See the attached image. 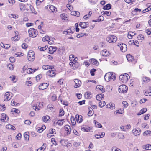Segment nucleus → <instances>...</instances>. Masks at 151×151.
<instances>
[{
    "mask_svg": "<svg viewBox=\"0 0 151 151\" xmlns=\"http://www.w3.org/2000/svg\"><path fill=\"white\" fill-rule=\"evenodd\" d=\"M28 32L29 34V36L32 38L36 37L38 34L37 30L34 28H31L29 29Z\"/></svg>",
    "mask_w": 151,
    "mask_h": 151,
    "instance_id": "1",
    "label": "nucleus"
},
{
    "mask_svg": "<svg viewBox=\"0 0 151 151\" xmlns=\"http://www.w3.org/2000/svg\"><path fill=\"white\" fill-rule=\"evenodd\" d=\"M129 78V76L127 73L121 75L119 77V80L123 83H126Z\"/></svg>",
    "mask_w": 151,
    "mask_h": 151,
    "instance_id": "2",
    "label": "nucleus"
},
{
    "mask_svg": "<svg viewBox=\"0 0 151 151\" xmlns=\"http://www.w3.org/2000/svg\"><path fill=\"white\" fill-rule=\"evenodd\" d=\"M128 90L127 87L125 85H120L119 88V93H126Z\"/></svg>",
    "mask_w": 151,
    "mask_h": 151,
    "instance_id": "3",
    "label": "nucleus"
},
{
    "mask_svg": "<svg viewBox=\"0 0 151 151\" xmlns=\"http://www.w3.org/2000/svg\"><path fill=\"white\" fill-rule=\"evenodd\" d=\"M117 39V37L113 35L109 36L106 38L107 41L109 43L115 42L116 41Z\"/></svg>",
    "mask_w": 151,
    "mask_h": 151,
    "instance_id": "4",
    "label": "nucleus"
},
{
    "mask_svg": "<svg viewBox=\"0 0 151 151\" xmlns=\"http://www.w3.org/2000/svg\"><path fill=\"white\" fill-rule=\"evenodd\" d=\"M117 46L120 48V49L122 52H125L127 50V46L125 44L118 43Z\"/></svg>",
    "mask_w": 151,
    "mask_h": 151,
    "instance_id": "5",
    "label": "nucleus"
},
{
    "mask_svg": "<svg viewBox=\"0 0 151 151\" xmlns=\"http://www.w3.org/2000/svg\"><path fill=\"white\" fill-rule=\"evenodd\" d=\"M12 97V96L10 95V93L9 92H6L4 96V101H7L10 100Z\"/></svg>",
    "mask_w": 151,
    "mask_h": 151,
    "instance_id": "6",
    "label": "nucleus"
},
{
    "mask_svg": "<svg viewBox=\"0 0 151 151\" xmlns=\"http://www.w3.org/2000/svg\"><path fill=\"white\" fill-rule=\"evenodd\" d=\"M75 85L74 86L75 88H78L80 87L81 84V81L77 79H75L74 80Z\"/></svg>",
    "mask_w": 151,
    "mask_h": 151,
    "instance_id": "7",
    "label": "nucleus"
},
{
    "mask_svg": "<svg viewBox=\"0 0 151 151\" xmlns=\"http://www.w3.org/2000/svg\"><path fill=\"white\" fill-rule=\"evenodd\" d=\"M140 129L139 128H135L132 131L133 134L135 136L139 135L140 134Z\"/></svg>",
    "mask_w": 151,
    "mask_h": 151,
    "instance_id": "8",
    "label": "nucleus"
},
{
    "mask_svg": "<svg viewBox=\"0 0 151 151\" xmlns=\"http://www.w3.org/2000/svg\"><path fill=\"white\" fill-rule=\"evenodd\" d=\"M28 4L25 5L23 3H20L19 4V7L21 10L24 11L25 10L27 11H28L29 9L27 8V6H28L27 5Z\"/></svg>",
    "mask_w": 151,
    "mask_h": 151,
    "instance_id": "9",
    "label": "nucleus"
},
{
    "mask_svg": "<svg viewBox=\"0 0 151 151\" xmlns=\"http://www.w3.org/2000/svg\"><path fill=\"white\" fill-rule=\"evenodd\" d=\"M49 84L47 83H44L41 84L39 86V89L44 90L47 88Z\"/></svg>",
    "mask_w": 151,
    "mask_h": 151,
    "instance_id": "10",
    "label": "nucleus"
},
{
    "mask_svg": "<svg viewBox=\"0 0 151 151\" xmlns=\"http://www.w3.org/2000/svg\"><path fill=\"white\" fill-rule=\"evenodd\" d=\"M79 25L81 28L85 29L88 26V22H81L80 23Z\"/></svg>",
    "mask_w": 151,
    "mask_h": 151,
    "instance_id": "11",
    "label": "nucleus"
},
{
    "mask_svg": "<svg viewBox=\"0 0 151 151\" xmlns=\"http://www.w3.org/2000/svg\"><path fill=\"white\" fill-rule=\"evenodd\" d=\"M52 69L49 70L47 72V75L51 77L54 76L56 74L55 71Z\"/></svg>",
    "mask_w": 151,
    "mask_h": 151,
    "instance_id": "12",
    "label": "nucleus"
},
{
    "mask_svg": "<svg viewBox=\"0 0 151 151\" xmlns=\"http://www.w3.org/2000/svg\"><path fill=\"white\" fill-rule=\"evenodd\" d=\"M101 55L104 56H108L110 55L109 51H107L106 49L102 50L100 52Z\"/></svg>",
    "mask_w": 151,
    "mask_h": 151,
    "instance_id": "13",
    "label": "nucleus"
},
{
    "mask_svg": "<svg viewBox=\"0 0 151 151\" xmlns=\"http://www.w3.org/2000/svg\"><path fill=\"white\" fill-rule=\"evenodd\" d=\"M57 49L56 47L50 46L49 48V53L51 54H53L56 51Z\"/></svg>",
    "mask_w": 151,
    "mask_h": 151,
    "instance_id": "14",
    "label": "nucleus"
},
{
    "mask_svg": "<svg viewBox=\"0 0 151 151\" xmlns=\"http://www.w3.org/2000/svg\"><path fill=\"white\" fill-rule=\"evenodd\" d=\"M111 73H107L104 76V79L107 81H109L111 79Z\"/></svg>",
    "mask_w": 151,
    "mask_h": 151,
    "instance_id": "15",
    "label": "nucleus"
},
{
    "mask_svg": "<svg viewBox=\"0 0 151 151\" xmlns=\"http://www.w3.org/2000/svg\"><path fill=\"white\" fill-rule=\"evenodd\" d=\"M81 129L82 131H84L86 132H89L92 131V129L89 127L85 126V127H81Z\"/></svg>",
    "mask_w": 151,
    "mask_h": 151,
    "instance_id": "16",
    "label": "nucleus"
},
{
    "mask_svg": "<svg viewBox=\"0 0 151 151\" xmlns=\"http://www.w3.org/2000/svg\"><path fill=\"white\" fill-rule=\"evenodd\" d=\"M64 129L67 132V134H69L70 133L71 130V129L70 126L66 125L65 126Z\"/></svg>",
    "mask_w": 151,
    "mask_h": 151,
    "instance_id": "17",
    "label": "nucleus"
},
{
    "mask_svg": "<svg viewBox=\"0 0 151 151\" xmlns=\"http://www.w3.org/2000/svg\"><path fill=\"white\" fill-rule=\"evenodd\" d=\"M106 107L107 108H110L112 110L115 109V105L113 103H109L106 105Z\"/></svg>",
    "mask_w": 151,
    "mask_h": 151,
    "instance_id": "18",
    "label": "nucleus"
},
{
    "mask_svg": "<svg viewBox=\"0 0 151 151\" xmlns=\"http://www.w3.org/2000/svg\"><path fill=\"white\" fill-rule=\"evenodd\" d=\"M38 68L32 69L31 68H29L27 69V72L28 74L32 73H33L37 70Z\"/></svg>",
    "mask_w": 151,
    "mask_h": 151,
    "instance_id": "19",
    "label": "nucleus"
},
{
    "mask_svg": "<svg viewBox=\"0 0 151 151\" xmlns=\"http://www.w3.org/2000/svg\"><path fill=\"white\" fill-rule=\"evenodd\" d=\"M70 27L71 28H69V29H68L67 31H64V33L66 35H70L71 34L73 33V32L72 31L71 29V28H74V27Z\"/></svg>",
    "mask_w": 151,
    "mask_h": 151,
    "instance_id": "20",
    "label": "nucleus"
},
{
    "mask_svg": "<svg viewBox=\"0 0 151 151\" xmlns=\"http://www.w3.org/2000/svg\"><path fill=\"white\" fill-rule=\"evenodd\" d=\"M82 116H79L78 115H76V121L79 123L81 122L82 121Z\"/></svg>",
    "mask_w": 151,
    "mask_h": 151,
    "instance_id": "21",
    "label": "nucleus"
},
{
    "mask_svg": "<svg viewBox=\"0 0 151 151\" xmlns=\"http://www.w3.org/2000/svg\"><path fill=\"white\" fill-rule=\"evenodd\" d=\"M54 68V66H50L48 65H43L42 67V68L45 70H46L48 69H53Z\"/></svg>",
    "mask_w": 151,
    "mask_h": 151,
    "instance_id": "22",
    "label": "nucleus"
},
{
    "mask_svg": "<svg viewBox=\"0 0 151 151\" xmlns=\"http://www.w3.org/2000/svg\"><path fill=\"white\" fill-rule=\"evenodd\" d=\"M104 97V95L103 94H99L96 95V99L99 101L101 100Z\"/></svg>",
    "mask_w": 151,
    "mask_h": 151,
    "instance_id": "23",
    "label": "nucleus"
},
{
    "mask_svg": "<svg viewBox=\"0 0 151 151\" xmlns=\"http://www.w3.org/2000/svg\"><path fill=\"white\" fill-rule=\"evenodd\" d=\"M52 12L57 11V9L54 6L52 5H49L47 6V7Z\"/></svg>",
    "mask_w": 151,
    "mask_h": 151,
    "instance_id": "24",
    "label": "nucleus"
},
{
    "mask_svg": "<svg viewBox=\"0 0 151 151\" xmlns=\"http://www.w3.org/2000/svg\"><path fill=\"white\" fill-rule=\"evenodd\" d=\"M126 57L127 60L129 61H132L133 60V57L129 54L127 55Z\"/></svg>",
    "mask_w": 151,
    "mask_h": 151,
    "instance_id": "25",
    "label": "nucleus"
},
{
    "mask_svg": "<svg viewBox=\"0 0 151 151\" xmlns=\"http://www.w3.org/2000/svg\"><path fill=\"white\" fill-rule=\"evenodd\" d=\"M111 8V5L110 4H108L104 6L103 7V9L104 10H109Z\"/></svg>",
    "mask_w": 151,
    "mask_h": 151,
    "instance_id": "26",
    "label": "nucleus"
},
{
    "mask_svg": "<svg viewBox=\"0 0 151 151\" xmlns=\"http://www.w3.org/2000/svg\"><path fill=\"white\" fill-rule=\"evenodd\" d=\"M96 88H97L99 89L100 90L102 91V93H104L105 92L104 88L102 86L97 85L96 86Z\"/></svg>",
    "mask_w": 151,
    "mask_h": 151,
    "instance_id": "27",
    "label": "nucleus"
},
{
    "mask_svg": "<svg viewBox=\"0 0 151 151\" xmlns=\"http://www.w3.org/2000/svg\"><path fill=\"white\" fill-rule=\"evenodd\" d=\"M24 137L25 139L28 141L29 139V133L28 132H25L24 134Z\"/></svg>",
    "mask_w": 151,
    "mask_h": 151,
    "instance_id": "28",
    "label": "nucleus"
},
{
    "mask_svg": "<svg viewBox=\"0 0 151 151\" xmlns=\"http://www.w3.org/2000/svg\"><path fill=\"white\" fill-rule=\"evenodd\" d=\"M91 63L97 66L99 65L98 62L95 59H92L91 60Z\"/></svg>",
    "mask_w": 151,
    "mask_h": 151,
    "instance_id": "29",
    "label": "nucleus"
},
{
    "mask_svg": "<svg viewBox=\"0 0 151 151\" xmlns=\"http://www.w3.org/2000/svg\"><path fill=\"white\" fill-rule=\"evenodd\" d=\"M65 122V120L64 119L61 120H58L56 122V124L60 126L63 125V123Z\"/></svg>",
    "mask_w": 151,
    "mask_h": 151,
    "instance_id": "30",
    "label": "nucleus"
},
{
    "mask_svg": "<svg viewBox=\"0 0 151 151\" xmlns=\"http://www.w3.org/2000/svg\"><path fill=\"white\" fill-rule=\"evenodd\" d=\"M102 13L103 15H106L108 16H109L111 14V12L109 11H103Z\"/></svg>",
    "mask_w": 151,
    "mask_h": 151,
    "instance_id": "31",
    "label": "nucleus"
},
{
    "mask_svg": "<svg viewBox=\"0 0 151 151\" xmlns=\"http://www.w3.org/2000/svg\"><path fill=\"white\" fill-rule=\"evenodd\" d=\"M71 14L74 16H76L78 17L80 15V13L78 11H73L71 12Z\"/></svg>",
    "mask_w": 151,
    "mask_h": 151,
    "instance_id": "32",
    "label": "nucleus"
},
{
    "mask_svg": "<svg viewBox=\"0 0 151 151\" xmlns=\"http://www.w3.org/2000/svg\"><path fill=\"white\" fill-rule=\"evenodd\" d=\"M28 6H29L30 8V10H31L32 13H34L35 14H37V12L35 11V10L34 9L33 7L30 4L27 5Z\"/></svg>",
    "mask_w": 151,
    "mask_h": 151,
    "instance_id": "33",
    "label": "nucleus"
},
{
    "mask_svg": "<svg viewBox=\"0 0 151 151\" xmlns=\"http://www.w3.org/2000/svg\"><path fill=\"white\" fill-rule=\"evenodd\" d=\"M6 127L9 129H11L13 130H15V128L14 126L10 124H9L6 125Z\"/></svg>",
    "mask_w": 151,
    "mask_h": 151,
    "instance_id": "34",
    "label": "nucleus"
},
{
    "mask_svg": "<svg viewBox=\"0 0 151 151\" xmlns=\"http://www.w3.org/2000/svg\"><path fill=\"white\" fill-rule=\"evenodd\" d=\"M6 114L4 113H2L1 114V117L0 119L2 121H4L6 119Z\"/></svg>",
    "mask_w": 151,
    "mask_h": 151,
    "instance_id": "35",
    "label": "nucleus"
},
{
    "mask_svg": "<svg viewBox=\"0 0 151 151\" xmlns=\"http://www.w3.org/2000/svg\"><path fill=\"white\" fill-rule=\"evenodd\" d=\"M106 104V103L105 101H100L99 103V105L101 108L103 107Z\"/></svg>",
    "mask_w": 151,
    "mask_h": 151,
    "instance_id": "36",
    "label": "nucleus"
},
{
    "mask_svg": "<svg viewBox=\"0 0 151 151\" xmlns=\"http://www.w3.org/2000/svg\"><path fill=\"white\" fill-rule=\"evenodd\" d=\"M50 116H48L47 115L46 116H43L42 117V120L44 122H47V121H48L50 119Z\"/></svg>",
    "mask_w": 151,
    "mask_h": 151,
    "instance_id": "37",
    "label": "nucleus"
},
{
    "mask_svg": "<svg viewBox=\"0 0 151 151\" xmlns=\"http://www.w3.org/2000/svg\"><path fill=\"white\" fill-rule=\"evenodd\" d=\"M147 111V109L146 108H144L142 109L140 112H139L138 115H140L145 112Z\"/></svg>",
    "mask_w": 151,
    "mask_h": 151,
    "instance_id": "38",
    "label": "nucleus"
},
{
    "mask_svg": "<svg viewBox=\"0 0 151 151\" xmlns=\"http://www.w3.org/2000/svg\"><path fill=\"white\" fill-rule=\"evenodd\" d=\"M115 112H116V114L117 113L122 114L124 112V110L123 109H120L119 110H117L114 112V114H115Z\"/></svg>",
    "mask_w": 151,
    "mask_h": 151,
    "instance_id": "39",
    "label": "nucleus"
},
{
    "mask_svg": "<svg viewBox=\"0 0 151 151\" xmlns=\"http://www.w3.org/2000/svg\"><path fill=\"white\" fill-rule=\"evenodd\" d=\"M35 58L34 56L30 55H28V60L29 61H33L34 60Z\"/></svg>",
    "mask_w": 151,
    "mask_h": 151,
    "instance_id": "40",
    "label": "nucleus"
},
{
    "mask_svg": "<svg viewBox=\"0 0 151 151\" xmlns=\"http://www.w3.org/2000/svg\"><path fill=\"white\" fill-rule=\"evenodd\" d=\"M137 39L139 40H142L144 39V36L141 34H139L137 36Z\"/></svg>",
    "mask_w": 151,
    "mask_h": 151,
    "instance_id": "41",
    "label": "nucleus"
},
{
    "mask_svg": "<svg viewBox=\"0 0 151 151\" xmlns=\"http://www.w3.org/2000/svg\"><path fill=\"white\" fill-rule=\"evenodd\" d=\"M96 122V120L94 121V123L95 124V126L98 127H101L102 126L101 124L100 123L98 122L97 123Z\"/></svg>",
    "mask_w": 151,
    "mask_h": 151,
    "instance_id": "42",
    "label": "nucleus"
},
{
    "mask_svg": "<svg viewBox=\"0 0 151 151\" xmlns=\"http://www.w3.org/2000/svg\"><path fill=\"white\" fill-rule=\"evenodd\" d=\"M12 146L14 148H17L19 146V144L17 142H13L12 144Z\"/></svg>",
    "mask_w": 151,
    "mask_h": 151,
    "instance_id": "43",
    "label": "nucleus"
},
{
    "mask_svg": "<svg viewBox=\"0 0 151 151\" xmlns=\"http://www.w3.org/2000/svg\"><path fill=\"white\" fill-rule=\"evenodd\" d=\"M118 137L119 138L121 139H124V137L123 134L119 133L118 134Z\"/></svg>",
    "mask_w": 151,
    "mask_h": 151,
    "instance_id": "44",
    "label": "nucleus"
},
{
    "mask_svg": "<svg viewBox=\"0 0 151 151\" xmlns=\"http://www.w3.org/2000/svg\"><path fill=\"white\" fill-rule=\"evenodd\" d=\"M88 109H89V111L88 112V115L89 116H91L93 114V113L91 111V110H93V109L91 108H88Z\"/></svg>",
    "mask_w": 151,
    "mask_h": 151,
    "instance_id": "45",
    "label": "nucleus"
},
{
    "mask_svg": "<svg viewBox=\"0 0 151 151\" xmlns=\"http://www.w3.org/2000/svg\"><path fill=\"white\" fill-rule=\"evenodd\" d=\"M11 112H14L17 113H19V111L16 108H13L11 110Z\"/></svg>",
    "mask_w": 151,
    "mask_h": 151,
    "instance_id": "46",
    "label": "nucleus"
},
{
    "mask_svg": "<svg viewBox=\"0 0 151 151\" xmlns=\"http://www.w3.org/2000/svg\"><path fill=\"white\" fill-rule=\"evenodd\" d=\"M64 114V111L63 109H60V110L59 116H63Z\"/></svg>",
    "mask_w": 151,
    "mask_h": 151,
    "instance_id": "47",
    "label": "nucleus"
},
{
    "mask_svg": "<svg viewBox=\"0 0 151 151\" xmlns=\"http://www.w3.org/2000/svg\"><path fill=\"white\" fill-rule=\"evenodd\" d=\"M85 95H87V98H91L92 97V95L91 93L86 92L85 93Z\"/></svg>",
    "mask_w": 151,
    "mask_h": 151,
    "instance_id": "48",
    "label": "nucleus"
},
{
    "mask_svg": "<svg viewBox=\"0 0 151 151\" xmlns=\"http://www.w3.org/2000/svg\"><path fill=\"white\" fill-rule=\"evenodd\" d=\"M47 48V46H45V47H41L40 46H39L38 47V48L40 50V51H43L45 50Z\"/></svg>",
    "mask_w": 151,
    "mask_h": 151,
    "instance_id": "49",
    "label": "nucleus"
},
{
    "mask_svg": "<svg viewBox=\"0 0 151 151\" xmlns=\"http://www.w3.org/2000/svg\"><path fill=\"white\" fill-rule=\"evenodd\" d=\"M50 40L48 36H46L45 37H44L42 38V40L44 42H45L46 41H48Z\"/></svg>",
    "mask_w": 151,
    "mask_h": 151,
    "instance_id": "50",
    "label": "nucleus"
},
{
    "mask_svg": "<svg viewBox=\"0 0 151 151\" xmlns=\"http://www.w3.org/2000/svg\"><path fill=\"white\" fill-rule=\"evenodd\" d=\"M122 104L124 105L123 106L124 108H126L127 107L128 105V103L126 101H123L122 103Z\"/></svg>",
    "mask_w": 151,
    "mask_h": 151,
    "instance_id": "51",
    "label": "nucleus"
},
{
    "mask_svg": "<svg viewBox=\"0 0 151 151\" xmlns=\"http://www.w3.org/2000/svg\"><path fill=\"white\" fill-rule=\"evenodd\" d=\"M146 147L145 149L146 150H150L151 149V145L150 144H147L145 146Z\"/></svg>",
    "mask_w": 151,
    "mask_h": 151,
    "instance_id": "52",
    "label": "nucleus"
},
{
    "mask_svg": "<svg viewBox=\"0 0 151 151\" xmlns=\"http://www.w3.org/2000/svg\"><path fill=\"white\" fill-rule=\"evenodd\" d=\"M7 67L10 70H12L14 68L13 65L12 64H9L8 65Z\"/></svg>",
    "mask_w": 151,
    "mask_h": 151,
    "instance_id": "53",
    "label": "nucleus"
},
{
    "mask_svg": "<svg viewBox=\"0 0 151 151\" xmlns=\"http://www.w3.org/2000/svg\"><path fill=\"white\" fill-rule=\"evenodd\" d=\"M74 56L73 55H70L69 57V60L70 61H72L75 60Z\"/></svg>",
    "mask_w": 151,
    "mask_h": 151,
    "instance_id": "54",
    "label": "nucleus"
},
{
    "mask_svg": "<svg viewBox=\"0 0 151 151\" xmlns=\"http://www.w3.org/2000/svg\"><path fill=\"white\" fill-rule=\"evenodd\" d=\"M141 127L142 128H148V127L147 126V124L146 123L142 124H141Z\"/></svg>",
    "mask_w": 151,
    "mask_h": 151,
    "instance_id": "55",
    "label": "nucleus"
},
{
    "mask_svg": "<svg viewBox=\"0 0 151 151\" xmlns=\"http://www.w3.org/2000/svg\"><path fill=\"white\" fill-rule=\"evenodd\" d=\"M104 19V17L102 16H100L99 17L98 19H97V21H103Z\"/></svg>",
    "mask_w": 151,
    "mask_h": 151,
    "instance_id": "56",
    "label": "nucleus"
},
{
    "mask_svg": "<svg viewBox=\"0 0 151 151\" xmlns=\"http://www.w3.org/2000/svg\"><path fill=\"white\" fill-rule=\"evenodd\" d=\"M96 70L94 69H91L90 71V73L92 76H93L94 75V73Z\"/></svg>",
    "mask_w": 151,
    "mask_h": 151,
    "instance_id": "57",
    "label": "nucleus"
},
{
    "mask_svg": "<svg viewBox=\"0 0 151 151\" xmlns=\"http://www.w3.org/2000/svg\"><path fill=\"white\" fill-rule=\"evenodd\" d=\"M51 142L52 143L55 145H57V143H56V142L55 141V139L53 138H52L51 139Z\"/></svg>",
    "mask_w": 151,
    "mask_h": 151,
    "instance_id": "58",
    "label": "nucleus"
},
{
    "mask_svg": "<svg viewBox=\"0 0 151 151\" xmlns=\"http://www.w3.org/2000/svg\"><path fill=\"white\" fill-rule=\"evenodd\" d=\"M9 60L12 63H14L15 61V58L14 57H11L10 58Z\"/></svg>",
    "mask_w": 151,
    "mask_h": 151,
    "instance_id": "59",
    "label": "nucleus"
},
{
    "mask_svg": "<svg viewBox=\"0 0 151 151\" xmlns=\"http://www.w3.org/2000/svg\"><path fill=\"white\" fill-rule=\"evenodd\" d=\"M21 136L22 135L21 133H18L16 136V139L18 140H19L21 137Z\"/></svg>",
    "mask_w": 151,
    "mask_h": 151,
    "instance_id": "60",
    "label": "nucleus"
},
{
    "mask_svg": "<svg viewBox=\"0 0 151 151\" xmlns=\"http://www.w3.org/2000/svg\"><path fill=\"white\" fill-rule=\"evenodd\" d=\"M60 17L63 20L65 19L66 18H67V17L65 16V14H62L60 15Z\"/></svg>",
    "mask_w": 151,
    "mask_h": 151,
    "instance_id": "61",
    "label": "nucleus"
},
{
    "mask_svg": "<svg viewBox=\"0 0 151 151\" xmlns=\"http://www.w3.org/2000/svg\"><path fill=\"white\" fill-rule=\"evenodd\" d=\"M33 84V83L31 81H27L26 82V84L28 86H31Z\"/></svg>",
    "mask_w": 151,
    "mask_h": 151,
    "instance_id": "62",
    "label": "nucleus"
},
{
    "mask_svg": "<svg viewBox=\"0 0 151 151\" xmlns=\"http://www.w3.org/2000/svg\"><path fill=\"white\" fill-rule=\"evenodd\" d=\"M34 53L33 51L32 50H30L29 51L28 55H30L34 56Z\"/></svg>",
    "mask_w": 151,
    "mask_h": 151,
    "instance_id": "63",
    "label": "nucleus"
},
{
    "mask_svg": "<svg viewBox=\"0 0 151 151\" xmlns=\"http://www.w3.org/2000/svg\"><path fill=\"white\" fill-rule=\"evenodd\" d=\"M42 77V76L41 75H39L36 76V79L37 81L39 80Z\"/></svg>",
    "mask_w": 151,
    "mask_h": 151,
    "instance_id": "64",
    "label": "nucleus"
}]
</instances>
